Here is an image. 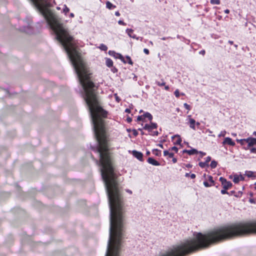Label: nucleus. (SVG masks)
<instances>
[{
	"mask_svg": "<svg viewBox=\"0 0 256 256\" xmlns=\"http://www.w3.org/2000/svg\"><path fill=\"white\" fill-rule=\"evenodd\" d=\"M28 22H27V25L24 26L21 28H20V30L28 34H31L33 33L32 28L31 25V20L30 19H28Z\"/></svg>",
	"mask_w": 256,
	"mask_h": 256,
	"instance_id": "1",
	"label": "nucleus"
},
{
	"mask_svg": "<svg viewBox=\"0 0 256 256\" xmlns=\"http://www.w3.org/2000/svg\"><path fill=\"white\" fill-rule=\"evenodd\" d=\"M220 181L221 182L223 188L225 190H228L232 186V184L230 182L228 181L225 178L223 177H220Z\"/></svg>",
	"mask_w": 256,
	"mask_h": 256,
	"instance_id": "2",
	"label": "nucleus"
},
{
	"mask_svg": "<svg viewBox=\"0 0 256 256\" xmlns=\"http://www.w3.org/2000/svg\"><path fill=\"white\" fill-rule=\"evenodd\" d=\"M108 54L110 56L114 57L116 58H118V59L120 60H122V62L124 63V64L126 63L124 58L120 54L116 53V52H115L114 50H109Z\"/></svg>",
	"mask_w": 256,
	"mask_h": 256,
	"instance_id": "3",
	"label": "nucleus"
},
{
	"mask_svg": "<svg viewBox=\"0 0 256 256\" xmlns=\"http://www.w3.org/2000/svg\"><path fill=\"white\" fill-rule=\"evenodd\" d=\"M158 124L156 123L150 122V124H146L143 128V129L147 130L149 132H152V129L156 128Z\"/></svg>",
	"mask_w": 256,
	"mask_h": 256,
	"instance_id": "4",
	"label": "nucleus"
},
{
	"mask_svg": "<svg viewBox=\"0 0 256 256\" xmlns=\"http://www.w3.org/2000/svg\"><path fill=\"white\" fill-rule=\"evenodd\" d=\"M248 146L245 148L246 150L248 149L250 147L256 144V138L252 137H249L246 138Z\"/></svg>",
	"mask_w": 256,
	"mask_h": 256,
	"instance_id": "5",
	"label": "nucleus"
},
{
	"mask_svg": "<svg viewBox=\"0 0 256 256\" xmlns=\"http://www.w3.org/2000/svg\"><path fill=\"white\" fill-rule=\"evenodd\" d=\"M132 154L136 158L142 162L144 160L143 159V154L142 152H138L136 150H134L132 151Z\"/></svg>",
	"mask_w": 256,
	"mask_h": 256,
	"instance_id": "6",
	"label": "nucleus"
},
{
	"mask_svg": "<svg viewBox=\"0 0 256 256\" xmlns=\"http://www.w3.org/2000/svg\"><path fill=\"white\" fill-rule=\"evenodd\" d=\"M226 144H228L231 146H234L235 142L232 141V139L229 137L226 138L222 142V144L224 145Z\"/></svg>",
	"mask_w": 256,
	"mask_h": 256,
	"instance_id": "7",
	"label": "nucleus"
},
{
	"mask_svg": "<svg viewBox=\"0 0 256 256\" xmlns=\"http://www.w3.org/2000/svg\"><path fill=\"white\" fill-rule=\"evenodd\" d=\"M126 33L128 34V36L134 39H136L137 40H138L139 38H137L136 34H133L134 30L131 28H127L126 30Z\"/></svg>",
	"mask_w": 256,
	"mask_h": 256,
	"instance_id": "8",
	"label": "nucleus"
},
{
	"mask_svg": "<svg viewBox=\"0 0 256 256\" xmlns=\"http://www.w3.org/2000/svg\"><path fill=\"white\" fill-rule=\"evenodd\" d=\"M147 161L149 164H150L153 166H160V162H158V161H156V160H155L152 158H150V157L148 158Z\"/></svg>",
	"mask_w": 256,
	"mask_h": 256,
	"instance_id": "9",
	"label": "nucleus"
},
{
	"mask_svg": "<svg viewBox=\"0 0 256 256\" xmlns=\"http://www.w3.org/2000/svg\"><path fill=\"white\" fill-rule=\"evenodd\" d=\"M182 153H187L189 155H192L198 153V152L196 149L192 148L191 150H182Z\"/></svg>",
	"mask_w": 256,
	"mask_h": 256,
	"instance_id": "10",
	"label": "nucleus"
},
{
	"mask_svg": "<svg viewBox=\"0 0 256 256\" xmlns=\"http://www.w3.org/2000/svg\"><path fill=\"white\" fill-rule=\"evenodd\" d=\"M244 176L240 174V176L235 175L234 176L233 182L236 184L238 183L240 180H244Z\"/></svg>",
	"mask_w": 256,
	"mask_h": 256,
	"instance_id": "11",
	"label": "nucleus"
},
{
	"mask_svg": "<svg viewBox=\"0 0 256 256\" xmlns=\"http://www.w3.org/2000/svg\"><path fill=\"white\" fill-rule=\"evenodd\" d=\"M189 123L190 128L194 130H196V120L193 118H190L189 120Z\"/></svg>",
	"mask_w": 256,
	"mask_h": 256,
	"instance_id": "12",
	"label": "nucleus"
},
{
	"mask_svg": "<svg viewBox=\"0 0 256 256\" xmlns=\"http://www.w3.org/2000/svg\"><path fill=\"white\" fill-rule=\"evenodd\" d=\"M106 64L108 67L111 68L113 66V62L110 58H106Z\"/></svg>",
	"mask_w": 256,
	"mask_h": 256,
	"instance_id": "13",
	"label": "nucleus"
},
{
	"mask_svg": "<svg viewBox=\"0 0 256 256\" xmlns=\"http://www.w3.org/2000/svg\"><path fill=\"white\" fill-rule=\"evenodd\" d=\"M177 137L178 139L176 140V141L174 143V144H180L182 142V138L180 135L178 134H176L174 136H172V138H174Z\"/></svg>",
	"mask_w": 256,
	"mask_h": 256,
	"instance_id": "14",
	"label": "nucleus"
},
{
	"mask_svg": "<svg viewBox=\"0 0 256 256\" xmlns=\"http://www.w3.org/2000/svg\"><path fill=\"white\" fill-rule=\"evenodd\" d=\"M106 8L109 10H112L116 8V6L112 4L109 1L106 2Z\"/></svg>",
	"mask_w": 256,
	"mask_h": 256,
	"instance_id": "15",
	"label": "nucleus"
},
{
	"mask_svg": "<svg viewBox=\"0 0 256 256\" xmlns=\"http://www.w3.org/2000/svg\"><path fill=\"white\" fill-rule=\"evenodd\" d=\"M144 118H148L150 122L152 120V116L148 112H146L144 114Z\"/></svg>",
	"mask_w": 256,
	"mask_h": 256,
	"instance_id": "16",
	"label": "nucleus"
},
{
	"mask_svg": "<svg viewBox=\"0 0 256 256\" xmlns=\"http://www.w3.org/2000/svg\"><path fill=\"white\" fill-rule=\"evenodd\" d=\"M245 175L248 178H255V176H254V172L252 171H246L245 172Z\"/></svg>",
	"mask_w": 256,
	"mask_h": 256,
	"instance_id": "17",
	"label": "nucleus"
},
{
	"mask_svg": "<svg viewBox=\"0 0 256 256\" xmlns=\"http://www.w3.org/2000/svg\"><path fill=\"white\" fill-rule=\"evenodd\" d=\"M152 152L156 156H161V150L158 149H153Z\"/></svg>",
	"mask_w": 256,
	"mask_h": 256,
	"instance_id": "18",
	"label": "nucleus"
},
{
	"mask_svg": "<svg viewBox=\"0 0 256 256\" xmlns=\"http://www.w3.org/2000/svg\"><path fill=\"white\" fill-rule=\"evenodd\" d=\"M217 164L218 162L216 160H213L212 161L210 166L212 168H214L216 167Z\"/></svg>",
	"mask_w": 256,
	"mask_h": 256,
	"instance_id": "19",
	"label": "nucleus"
},
{
	"mask_svg": "<svg viewBox=\"0 0 256 256\" xmlns=\"http://www.w3.org/2000/svg\"><path fill=\"white\" fill-rule=\"evenodd\" d=\"M99 48L102 50L104 51H106L108 50V47L106 45L102 44H100Z\"/></svg>",
	"mask_w": 256,
	"mask_h": 256,
	"instance_id": "20",
	"label": "nucleus"
},
{
	"mask_svg": "<svg viewBox=\"0 0 256 256\" xmlns=\"http://www.w3.org/2000/svg\"><path fill=\"white\" fill-rule=\"evenodd\" d=\"M199 166L202 168H204L206 166H208V164L206 162H200L198 164Z\"/></svg>",
	"mask_w": 256,
	"mask_h": 256,
	"instance_id": "21",
	"label": "nucleus"
},
{
	"mask_svg": "<svg viewBox=\"0 0 256 256\" xmlns=\"http://www.w3.org/2000/svg\"><path fill=\"white\" fill-rule=\"evenodd\" d=\"M156 84L160 86H164L166 84V82H164L163 80H162V82L156 81Z\"/></svg>",
	"mask_w": 256,
	"mask_h": 256,
	"instance_id": "22",
	"label": "nucleus"
},
{
	"mask_svg": "<svg viewBox=\"0 0 256 256\" xmlns=\"http://www.w3.org/2000/svg\"><path fill=\"white\" fill-rule=\"evenodd\" d=\"M126 59L127 60V61L126 60V63L128 62V64H131V65H132L133 64V62L132 61V60L130 58V56H126Z\"/></svg>",
	"mask_w": 256,
	"mask_h": 256,
	"instance_id": "23",
	"label": "nucleus"
},
{
	"mask_svg": "<svg viewBox=\"0 0 256 256\" xmlns=\"http://www.w3.org/2000/svg\"><path fill=\"white\" fill-rule=\"evenodd\" d=\"M210 2L212 4H220V0H210Z\"/></svg>",
	"mask_w": 256,
	"mask_h": 256,
	"instance_id": "24",
	"label": "nucleus"
},
{
	"mask_svg": "<svg viewBox=\"0 0 256 256\" xmlns=\"http://www.w3.org/2000/svg\"><path fill=\"white\" fill-rule=\"evenodd\" d=\"M242 194V191H238V192H236L234 194V196L236 198H240Z\"/></svg>",
	"mask_w": 256,
	"mask_h": 256,
	"instance_id": "25",
	"label": "nucleus"
},
{
	"mask_svg": "<svg viewBox=\"0 0 256 256\" xmlns=\"http://www.w3.org/2000/svg\"><path fill=\"white\" fill-rule=\"evenodd\" d=\"M208 180L210 182L212 186L214 185V181L213 180V178L212 176H208Z\"/></svg>",
	"mask_w": 256,
	"mask_h": 256,
	"instance_id": "26",
	"label": "nucleus"
},
{
	"mask_svg": "<svg viewBox=\"0 0 256 256\" xmlns=\"http://www.w3.org/2000/svg\"><path fill=\"white\" fill-rule=\"evenodd\" d=\"M69 11H70L69 8H68L66 4H64V8L63 9V12H64L65 14H66V13H68Z\"/></svg>",
	"mask_w": 256,
	"mask_h": 256,
	"instance_id": "27",
	"label": "nucleus"
},
{
	"mask_svg": "<svg viewBox=\"0 0 256 256\" xmlns=\"http://www.w3.org/2000/svg\"><path fill=\"white\" fill-rule=\"evenodd\" d=\"M226 130H222V131L220 134L218 135V136L219 138L220 137H224L225 136L226 134Z\"/></svg>",
	"mask_w": 256,
	"mask_h": 256,
	"instance_id": "28",
	"label": "nucleus"
},
{
	"mask_svg": "<svg viewBox=\"0 0 256 256\" xmlns=\"http://www.w3.org/2000/svg\"><path fill=\"white\" fill-rule=\"evenodd\" d=\"M144 120V114L141 115V116H138L137 118L138 121H142V120Z\"/></svg>",
	"mask_w": 256,
	"mask_h": 256,
	"instance_id": "29",
	"label": "nucleus"
},
{
	"mask_svg": "<svg viewBox=\"0 0 256 256\" xmlns=\"http://www.w3.org/2000/svg\"><path fill=\"white\" fill-rule=\"evenodd\" d=\"M204 185L206 187V188H208V187H210V186H212V184H210L208 182L206 181H204Z\"/></svg>",
	"mask_w": 256,
	"mask_h": 256,
	"instance_id": "30",
	"label": "nucleus"
},
{
	"mask_svg": "<svg viewBox=\"0 0 256 256\" xmlns=\"http://www.w3.org/2000/svg\"><path fill=\"white\" fill-rule=\"evenodd\" d=\"M184 107L188 110H190V105L187 104L186 103H184Z\"/></svg>",
	"mask_w": 256,
	"mask_h": 256,
	"instance_id": "31",
	"label": "nucleus"
},
{
	"mask_svg": "<svg viewBox=\"0 0 256 256\" xmlns=\"http://www.w3.org/2000/svg\"><path fill=\"white\" fill-rule=\"evenodd\" d=\"M174 95L176 97V98H179L180 96V92H179V90H176L174 92Z\"/></svg>",
	"mask_w": 256,
	"mask_h": 256,
	"instance_id": "32",
	"label": "nucleus"
},
{
	"mask_svg": "<svg viewBox=\"0 0 256 256\" xmlns=\"http://www.w3.org/2000/svg\"><path fill=\"white\" fill-rule=\"evenodd\" d=\"M227 190H225L224 188L223 190H221L220 192L222 194H228V192H227Z\"/></svg>",
	"mask_w": 256,
	"mask_h": 256,
	"instance_id": "33",
	"label": "nucleus"
},
{
	"mask_svg": "<svg viewBox=\"0 0 256 256\" xmlns=\"http://www.w3.org/2000/svg\"><path fill=\"white\" fill-rule=\"evenodd\" d=\"M170 150H174L176 152H178V148L176 146L171 148Z\"/></svg>",
	"mask_w": 256,
	"mask_h": 256,
	"instance_id": "34",
	"label": "nucleus"
},
{
	"mask_svg": "<svg viewBox=\"0 0 256 256\" xmlns=\"http://www.w3.org/2000/svg\"><path fill=\"white\" fill-rule=\"evenodd\" d=\"M158 131H154L152 132V133L150 134L152 136H156L158 135Z\"/></svg>",
	"mask_w": 256,
	"mask_h": 256,
	"instance_id": "35",
	"label": "nucleus"
},
{
	"mask_svg": "<svg viewBox=\"0 0 256 256\" xmlns=\"http://www.w3.org/2000/svg\"><path fill=\"white\" fill-rule=\"evenodd\" d=\"M132 134L134 136H136L138 135V132L136 130L134 129L132 130Z\"/></svg>",
	"mask_w": 256,
	"mask_h": 256,
	"instance_id": "36",
	"label": "nucleus"
},
{
	"mask_svg": "<svg viewBox=\"0 0 256 256\" xmlns=\"http://www.w3.org/2000/svg\"><path fill=\"white\" fill-rule=\"evenodd\" d=\"M246 143H247L246 142V138H244V139H242V142H240V144L242 146H244Z\"/></svg>",
	"mask_w": 256,
	"mask_h": 256,
	"instance_id": "37",
	"label": "nucleus"
},
{
	"mask_svg": "<svg viewBox=\"0 0 256 256\" xmlns=\"http://www.w3.org/2000/svg\"><path fill=\"white\" fill-rule=\"evenodd\" d=\"M118 24L120 25H123V26H126V23H125L122 20H119L118 21Z\"/></svg>",
	"mask_w": 256,
	"mask_h": 256,
	"instance_id": "38",
	"label": "nucleus"
},
{
	"mask_svg": "<svg viewBox=\"0 0 256 256\" xmlns=\"http://www.w3.org/2000/svg\"><path fill=\"white\" fill-rule=\"evenodd\" d=\"M235 194H236V192L234 190H232V191H230V192H228V194H228L229 196H232V195L234 196Z\"/></svg>",
	"mask_w": 256,
	"mask_h": 256,
	"instance_id": "39",
	"label": "nucleus"
},
{
	"mask_svg": "<svg viewBox=\"0 0 256 256\" xmlns=\"http://www.w3.org/2000/svg\"><path fill=\"white\" fill-rule=\"evenodd\" d=\"M211 157L208 156L206 158V162L208 164V163L210 161Z\"/></svg>",
	"mask_w": 256,
	"mask_h": 256,
	"instance_id": "40",
	"label": "nucleus"
},
{
	"mask_svg": "<svg viewBox=\"0 0 256 256\" xmlns=\"http://www.w3.org/2000/svg\"><path fill=\"white\" fill-rule=\"evenodd\" d=\"M250 152L256 154V148H252L250 150Z\"/></svg>",
	"mask_w": 256,
	"mask_h": 256,
	"instance_id": "41",
	"label": "nucleus"
},
{
	"mask_svg": "<svg viewBox=\"0 0 256 256\" xmlns=\"http://www.w3.org/2000/svg\"><path fill=\"white\" fill-rule=\"evenodd\" d=\"M126 122H128V123H130L132 122V118L130 117V116H128L126 118Z\"/></svg>",
	"mask_w": 256,
	"mask_h": 256,
	"instance_id": "42",
	"label": "nucleus"
},
{
	"mask_svg": "<svg viewBox=\"0 0 256 256\" xmlns=\"http://www.w3.org/2000/svg\"><path fill=\"white\" fill-rule=\"evenodd\" d=\"M144 52L146 54H150V52H149V50L147 48H144Z\"/></svg>",
	"mask_w": 256,
	"mask_h": 256,
	"instance_id": "43",
	"label": "nucleus"
},
{
	"mask_svg": "<svg viewBox=\"0 0 256 256\" xmlns=\"http://www.w3.org/2000/svg\"><path fill=\"white\" fill-rule=\"evenodd\" d=\"M249 202L251 204H255L256 203L255 200L253 198H250Z\"/></svg>",
	"mask_w": 256,
	"mask_h": 256,
	"instance_id": "44",
	"label": "nucleus"
},
{
	"mask_svg": "<svg viewBox=\"0 0 256 256\" xmlns=\"http://www.w3.org/2000/svg\"><path fill=\"white\" fill-rule=\"evenodd\" d=\"M169 153H170V152H168V150H164V156H168V154H169Z\"/></svg>",
	"mask_w": 256,
	"mask_h": 256,
	"instance_id": "45",
	"label": "nucleus"
},
{
	"mask_svg": "<svg viewBox=\"0 0 256 256\" xmlns=\"http://www.w3.org/2000/svg\"><path fill=\"white\" fill-rule=\"evenodd\" d=\"M199 54H202V55H203V56H204V54H206V52H205V50H200V51L199 52Z\"/></svg>",
	"mask_w": 256,
	"mask_h": 256,
	"instance_id": "46",
	"label": "nucleus"
},
{
	"mask_svg": "<svg viewBox=\"0 0 256 256\" xmlns=\"http://www.w3.org/2000/svg\"><path fill=\"white\" fill-rule=\"evenodd\" d=\"M174 154L172 152H170L168 154V156L170 158H172L174 157Z\"/></svg>",
	"mask_w": 256,
	"mask_h": 256,
	"instance_id": "47",
	"label": "nucleus"
},
{
	"mask_svg": "<svg viewBox=\"0 0 256 256\" xmlns=\"http://www.w3.org/2000/svg\"><path fill=\"white\" fill-rule=\"evenodd\" d=\"M168 38H171V39H172L173 38L172 37H170V36H168V37H163L162 38H161V39L162 40H166V39H168Z\"/></svg>",
	"mask_w": 256,
	"mask_h": 256,
	"instance_id": "48",
	"label": "nucleus"
},
{
	"mask_svg": "<svg viewBox=\"0 0 256 256\" xmlns=\"http://www.w3.org/2000/svg\"><path fill=\"white\" fill-rule=\"evenodd\" d=\"M196 176L194 174H190V177L192 179L196 178Z\"/></svg>",
	"mask_w": 256,
	"mask_h": 256,
	"instance_id": "49",
	"label": "nucleus"
},
{
	"mask_svg": "<svg viewBox=\"0 0 256 256\" xmlns=\"http://www.w3.org/2000/svg\"><path fill=\"white\" fill-rule=\"evenodd\" d=\"M207 131H208V133L210 134H209V136H213V137H215V135H214V134H213V135L210 134H212V132L211 130H207Z\"/></svg>",
	"mask_w": 256,
	"mask_h": 256,
	"instance_id": "50",
	"label": "nucleus"
},
{
	"mask_svg": "<svg viewBox=\"0 0 256 256\" xmlns=\"http://www.w3.org/2000/svg\"><path fill=\"white\" fill-rule=\"evenodd\" d=\"M172 161L173 163H176L177 162V159L176 158H172Z\"/></svg>",
	"mask_w": 256,
	"mask_h": 256,
	"instance_id": "51",
	"label": "nucleus"
},
{
	"mask_svg": "<svg viewBox=\"0 0 256 256\" xmlns=\"http://www.w3.org/2000/svg\"><path fill=\"white\" fill-rule=\"evenodd\" d=\"M199 153H200L201 154V156L202 157L203 156H205L206 155V153L205 152H198Z\"/></svg>",
	"mask_w": 256,
	"mask_h": 256,
	"instance_id": "52",
	"label": "nucleus"
},
{
	"mask_svg": "<svg viewBox=\"0 0 256 256\" xmlns=\"http://www.w3.org/2000/svg\"><path fill=\"white\" fill-rule=\"evenodd\" d=\"M164 89L166 90H168L170 89L168 86H164Z\"/></svg>",
	"mask_w": 256,
	"mask_h": 256,
	"instance_id": "53",
	"label": "nucleus"
},
{
	"mask_svg": "<svg viewBox=\"0 0 256 256\" xmlns=\"http://www.w3.org/2000/svg\"><path fill=\"white\" fill-rule=\"evenodd\" d=\"M125 112H127V113H130V110L129 108H126V110H125Z\"/></svg>",
	"mask_w": 256,
	"mask_h": 256,
	"instance_id": "54",
	"label": "nucleus"
},
{
	"mask_svg": "<svg viewBox=\"0 0 256 256\" xmlns=\"http://www.w3.org/2000/svg\"><path fill=\"white\" fill-rule=\"evenodd\" d=\"M115 15H116V16H120V13L119 12L117 11V12H115Z\"/></svg>",
	"mask_w": 256,
	"mask_h": 256,
	"instance_id": "55",
	"label": "nucleus"
},
{
	"mask_svg": "<svg viewBox=\"0 0 256 256\" xmlns=\"http://www.w3.org/2000/svg\"><path fill=\"white\" fill-rule=\"evenodd\" d=\"M224 13L226 14H229L230 13V10H228V9H226V10H224Z\"/></svg>",
	"mask_w": 256,
	"mask_h": 256,
	"instance_id": "56",
	"label": "nucleus"
},
{
	"mask_svg": "<svg viewBox=\"0 0 256 256\" xmlns=\"http://www.w3.org/2000/svg\"><path fill=\"white\" fill-rule=\"evenodd\" d=\"M126 192L130 194H132V191L130 190L127 189V190H126Z\"/></svg>",
	"mask_w": 256,
	"mask_h": 256,
	"instance_id": "57",
	"label": "nucleus"
},
{
	"mask_svg": "<svg viewBox=\"0 0 256 256\" xmlns=\"http://www.w3.org/2000/svg\"><path fill=\"white\" fill-rule=\"evenodd\" d=\"M186 167L190 168H192V166L190 164H187L186 165Z\"/></svg>",
	"mask_w": 256,
	"mask_h": 256,
	"instance_id": "58",
	"label": "nucleus"
},
{
	"mask_svg": "<svg viewBox=\"0 0 256 256\" xmlns=\"http://www.w3.org/2000/svg\"><path fill=\"white\" fill-rule=\"evenodd\" d=\"M236 142L240 144V142H242V139H240V140H239V139H236Z\"/></svg>",
	"mask_w": 256,
	"mask_h": 256,
	"instance_id": "59",
	"label": "nucleus"
},
{
	"mask_svg": "<svg viewBox=\"0 0 256 256\" xmlns=\"http://www.w3.org/2000/svg\"><path fill=\"white\" fill-rule=\"evenodd\" d=\"M228 42L230 44H234L233 41L230 40H229L228 41Z\"/></svg>",
	"mask_w": 256,
	"mask_h": 256,
	"instance_id": "60",
	"label": "nucleus"
},
{
	"mask_svg": "<svg viewBox=\"0 0 256 256\" xmlns=\"http://www.w3.org/2000/svg\"><path fill=\"white\" fill-rule=\"evenodd\" d=\"M112 71L114 72H117V69L116 68H114L112 70Z\"/></svg>",
	"mask_w": 256,
	"mask_h": 256,
	"instance_id": "61",
	"label": "nucleus"
},
{
	"mask_svg": "<svg viewBox=\"0 0 256 256\" xmlns=\"http://www.w3.org/2000/svg\"><path fill=\"white\" fill-rule=\"evenodd\" d=\"M185 176H186V177H188V176H190V173H186V174H185Z\"/></svg>",
	"mask_w": 256,
	"mask_h": 256,
	"instance_id": "62",
	"label": "nucleus"
},
{
	"mask_svg": "<svg viewBox=\"0 0 256 256\" xmlns=\"http://www.w3.org/2000/svg\"><path fill=\"white\" fill-rule=\"evenodd\" d=\"M146 154L147 156L150 155V151H148V150H147V151H146Z\"/></svg>",
	"mask_w": 256,
	"mask_h": 256,
	"instance_id": "63",
	"label": "nucleus"
},
{
	"mask_svg": "<svg viewBox=\"0 0 256 256\" xmlns=\"http://www.w3.org/2000/svg\"><path fill=\"white\" fill-rule=\"evenodd\" d=\"M70 16L71 18H73V17H74V14L73 13H70Z\"/></svg>",
	"mask_w": 256,
	"mask_h": 256,
	"instance_id": "64",
	"label": "nucleus"
}]
</instances>
